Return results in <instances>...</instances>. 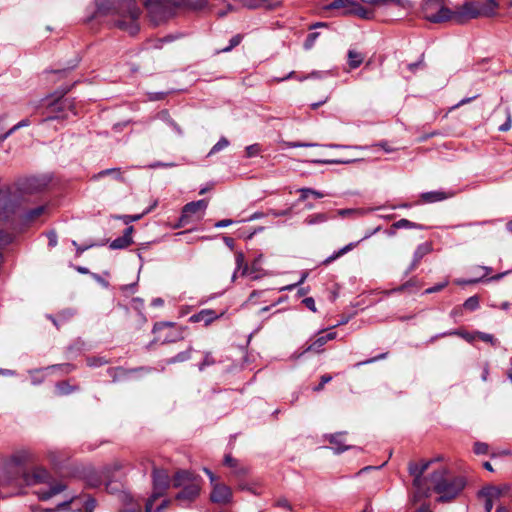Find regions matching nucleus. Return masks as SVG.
I'll list each match as a JSON object with an SVG mask.
<instances>
[{"mask_svg": "<svg viewBox=\"0 0 512 512\" xmlns=\"http://www.w3.org/2000/svg\"><path fill=\"white\" fill-rule=\"evenodd\" d=\"M214 363V359L210 353L205 355L203 362L199 365V370L202 371L206 366L212 365Z\"/></svg>", "mask_w": 512, "mask_h": 512, "instance_id": "nucleus-46", "label": "nucleus"}, {"mask_svg": "<svg viewBox=\"0 0 512 512\" xmlns=\"http://www.w3.org/2000/svg\"><path fill=\"white\" fill-rule=\"evenodd\" d=\"M303 304L313 312H316L315 300L312 297H307L303 300Z\"/></svg>", "mask_w": 512, "mask_h": 512, "instance_id": "nucleus-48", "label": "nucleus"}, {"mask_svg": "<svg viewBox=\"0 0 512 512\" xmlns=\"http://www.w3.org/2000/svg\"><path fill=\"white\" fill-rule=\"evenodd\" d=\"M476 335H477V337L479 339H481L484 342L491 343L492 345L495 344V339H494L493 335H491V334L483 333V332H477Z\"/></svg>", "mask_w": 512, "mask_h": 512, "instance_id": "nucleus-44", "label": "nucleus"}, {"mask_svg": "<svg viewBox=\"0 0 512 512\" xmlns=\"http://www.w3.org/2000/svg\"><path fill=\"white\" fill-rule=\"evenodd\" d=\"M223 313L220 315L216 314V312L212 309H203L200 312L192 315L189 318V321L192 323H198L203 322L206 326L211 324L214 320L218 319L220 316H222Z\"/></svg>", "mask_w": 512, "mask_h": 512, "instance_id": "nucleus-18", "label": "nucleus"}, {"mask_svg": "<svg viewBox=\"0 0 512 512\" xmlns=\"http://www.w3.org/2000/svg\"><path fill=\"white\" fill-rule=\"evenodd\" d=\"M36 462V455L27 449L13 452L2 461L0 470V498L11 497L22 492L25 486L49 483V472L35 466L28 471L26 466Z\"/></svg>", "mask_w": 512, "mask_h": 512, "instance_id": "nucleus-1", "label": "nucleus"}, {"mask_svg": "<svg viewBox=\"0 0 512 512\" xmlns=\"http://www.w3.org/2000/svg\"><path fill=\"white\" fill-rule=\"evenodd\" d=\"M118 2L119 19L116 20L115 25L130 35H135L139 30L138 18L140 15V9L136 5V1L118 0Z\"/></svg>", "mask_w": 512, "mask_h": 512, "instance_id": "nucleus-5", "label": "nucleus"}, {"mask_svg": "<svg viewBox=\"0 0 512 512\" xmlns=\"http://www.w3.org/2000/svg\"><path fill=\"white\" fill-rule=\"evenodd\" d=\"M203 471L206 473V475L209 477L211 486L218 483L216 475L208 468H204Z\"/></svg>", "mask_w": 512, "mask_h": 512, "instance_id": "nucleus-50", "label": "nucleus"}, {"mask_svg": "<svg viewBox=\"0 0 512 512\" xmlns=\"http://www.w3.org/2000/svg\"><path fill=\"white\" fill-rule=\"evenodd\" d=\"M72 244L73 246L76 247V251H77V254L80 255L81 253H83L85 250H87L89 247H91L92 245H89V246H80L78 245V243L76 241H72Z\"/></svg>", "mask_w": 512, "mask_h": 512, "instance_id": "nucleus-60", "label": "nucleus"}, {"mask_svg": "<svg viewBox=\"0 0 512 512\" xmlns=\"http://www.w3.org/2000/svg\"><path fill=\"white\" fill-rule=\"evenodd\" d=\"M466 1L462 6L457 7L455 11L444 7L438 0H425L423 3V12L425 18L433 23L443 22L454 18L458 23L479 17H491L496 15L499 8V2L493 0Z\"/></svg>", "mask_w": 512, "mask_h": 512, "instance_id": "nucleus-2", "label": "nucleus"}, {"mask_svg": "<svg viewBox=\"0 0 512 512\" xmlns=\"http://www.w3.org/2000/svg\"><path fill=\"white\" fill-rule=\"evenodd\" d=\"M190 357H191V349L189 348L188 350L182 351V352L178 353L176 356L169 359L167 361V363L173 364V363H177V362H184V361L190 359Z\"/></svg>", "mask_w": 512, "mask_h": 512, "instance_id": "nucleus-30", "label": "nucleus"}, {"mask_svg": "<svg viewBox=\"0 0 512 512\" xmlns=\"http://www.w3.org/2000/svg\"><path fill=\"white\" fill-rule=\"evenodd\" d=\"M20 204V195L17 191L0 190V219H6Z\"/></svg>", "mask_w": 512, "mask_h": 512, "instance_id": "nucleus-8", "label": "nucleus"}, {"mask_svg": "<svg viewBox=\"0 0 512 512\" xmlns=\"http://www.w3.org/2000/svg\"><path fill=\"white\" fill-rule=\"evenodd\" d=\"M49 240V246L54 247L57 245V234L54 231H51L47 234Z\"/></svg>", "mask_w": 512, "mask_h": 512, "instance_id": "nucleus-51", "label": "nucleus"}, {"mask_svg": "<svg viewBox=\"0 0 512 512\" xmlns=\"http://www.w3.org/2000/svg\"><path fill=\"white\" fill-rule=\"evenodd\" d=\"M149 210L141 213V214H136V215H120V216H116L115 218L116 219H120L124 222V224L128 225L129 223L133 222V221H138L140 220L144 214L148 213Z\"/></svg>", "mask_w": 512, "mask_h": 512, "instance_id": "nucleus-32", "label": "nucleus"}, {"mask_svg": "<svg viewBox=\"0 0 512 512\" xmlns=\"http://www.w3.org/2000/svg\"><path fill=\"white\" fill-rule=\"evenodd\" d=\"M358 243L359 242L349 243L348 245H346L343 248H341L338 252H336L333 256H330V257L326 258L324 261H322V263L323 264L331 263L336 258H338V257L344 255L345 253L351 251L352 249H354L358 245Z\"/></svg>", "mask_w": 512, "mask_h": 512, "instance_id": "nucleus-26", "label": "nucleus"}, {"mask_svg": "<svg viewBox=\"0 0 512 512\" xmlns=\"http://www.w3.org/2000/svg\"><path fill=\"white\" fill-rule=\"evenodd\" d=\"M241 41H242V36L240 34H237V35L233 36L230 39V45L228 47H226V48H223L222 52L230 51L231 49H233L234 47L239 45Z\"/></svg>", "mask_w": 512, "mask_h": 512, "instance_id": "nucleus-38", "label": "nucleus"}, {"mask_svg": "<svg viewBox=\"0 0 512 512\" xmlns=\"http://www.w3.org/2000/svg\"><path fill=\"white\" fill-rule=\"evenodd\" d=\"M448 197L449 195L443 191H431L421 194V200L426 203L443 201Z\"/></svg>", "mask_w": 512, "mask_h": 512, "instance_id": "nucleus-22", "label": "nucleus"}, {"mask_svg": "<svg viewBox=\"0 0 512 512\" xmlns=\"http://www.w3.org/2000/svg\"><path fill=\"white\" fill-rule=\"evenodd\" d=\"M318 221H319V215L318 214L310 216V217L305 219V223L308 224V225L316 224V223H318Z\"/></svg>", "mask_w": 512, "mask_h": 512, "instance_id": "nucleus-61", "label": "nucleus"}, {"mask_svg": "<svg viewBox=\"0 0 512 512\" xmlns=\"http://www.w3.org/2000/svg\"><path fill=\"white\" fill-rule=\"evenodd\" d=\"M123 466L124 465L120 460H115L102 469L101 475L103 479L106 480V490L110 493H116L120 491L121 484L113 482L111 478L114 472L121 470Z\"/></svg>", "mask_w": 512, "mask_h": 512, "instance_id": "nucleus-11", "label": "nucleus"}, {"mask_svg": "<svg viewBox=\"0 0 512 512\" xmlns=\"http://www.w3.org/2000/svg\"><path fill=\"white\" fill-rule=\"evenodd\" d=\"M181 339H183L182 332L181 331H177V332H172L169 335H167L164 338L163 342L169 343V342H175V341H178V340H181Z\"/></svg>", "mask_w": 512, "mask_h": 512, "instance_id": "nucleus-41", "label": "nucleus"}, {"mask_svg": "<svg viewBox=\"0 0 512 512\" xmlns=\"http://www.w3.org/2000/svg\"><path fill=\"white\" fill-rule=\"evenodd\" d=\"M103 363H106V361H103L102 359L100 358H91V359H88V365L89 366H100L102 365Z\"/></svg>", "mask_w": 512, "mask_h": 512, "instance_id": "nucleus-58", "label": "nucleus"}, {"mask_svg": "<svg viewBox=\"0 0 512 512\" xmlns=\"http://www.w3.org/2000/svg\"><path fill=\"white\" fill-rule=\"evenodd\" d=\"M208 207V200L201 199L194 202L187 203L182 208L181 216L175 228L185 227L189 224L197 223L204 218L205 211Z\"/></svg>", "mask_w": 512, "mask_h": 512, "instance_id": "nucleus-6", "label": "nucleus"}, {"mask_svg": "<svg viewBox=\"0 0 512 512\" xmlns=\"http://www.w3.org/2000/svg\"><path fill=\"white\" fill-rule=\"evenodd\" d=\"M433 251V245L432 242L426 241L424 243H421L417 246L414 255L413 260L409 266V271L415 270L418 265L420 264V261L428 254H430Z\"/></svg>", "mask_w": 512, "mask_h": 512, "instance_id": "nucleus-17", "label": "nucleus"}, {"mask_svg": "<svg viewBox=\"0 0 512 512\" xmlns=\"http://www.w3.org/2000/svg\"><path fill=\"white\" fill-rule=\"evenodd\" d=\"M325 438L333 445L331 449L336 453H341L350 448L349 445H345V435L343 433L332 434L325 436Z\"/></svg>", "mask_w": 512, "mask_h": 512, "instance_id": "nucleus-20", "label": "nucleus"}, {"mask_svg": "<svg viewBox=\"0 0 512 512\" xmlns=\"http://www.w3.org/2000/svg\"><path fill=\"white\" fill-rule=\"evenodd\" d=\"M301 193L300 198L298 201L290 208H287L285 210H275L270 209L268 211V215H272L274 217H283L288 216L291 214L293 207L297 206L301 202H306L305 209H312L314 207V203L309 202L310 199H313L315 202H318V199L320 198V192H317L315 190L309 189V188H302L299 190Z\"/></svg>", "mask_w": 512, "mask_h": 512, "instance_id": "nucleus-7", "label": "nucleus"}, {"mask_svg": "<svg viewBox=\"0 0 512 512\" xmlns=\"http://www.w3.org/2000/svg\"><path fill=\"white\" fill-rule=\"evenodd\" d=\"M235 264L236 270L232 275L233 280H235L238 271H241V275H246L248 273V265L245 263L244 254L240 251L235 253Z\"/></svg>", "mask_w": 512, "mask_h": 512, "instance_id": "nucleus-23", "label": "nucleus"}, {"mask_svg": "<svg viewBox=\"0 0 512 512\" xmlns=\"http://www.w3.org/2000/svg\"><path fill=\"white\" fill-rule=\"evenodd\" d=\"M0 374L4 375V376H14L15 375V371L9 370V369H1L0 368Z\"/></svg>", "mask_w": 512, "mask_h": 512, "instance_id": "nucleus-64", "label": "nucleus"}, {"mask_svg": "<svg viewBox=\"0 0 512 512\" xmlns=\"http://www.w3.org/2000/svg\"><path fill=\"white\" fill-rule=\"evenodd\" d=\"M56 391H57V394H59V395H66L72 391V388L68 383L62 382V383L57 384Z\"/></svg>", "mask_w": 512, "mask_h": 512, "instance_id": "nucleus-37", "label": "nucleus"}, {"mask_svg": "<svg viewBox=\"0 0 512 512\" xmlns=\"http://www.w3.org/2000/svg\"><path fill=\"white\" fill-rule=\"evenodd\" d=\"M448 285V281L445 280L444 282L442 283H439L433 287H430L428 289L425 290V294H432V293H436V292H439L441 291L442 289H444L446 286Z\"/></svg>", "mask_w": 512, "mask_h": 512, "instance_id": "nucleus-43", "label": "nucleus"}, {"mask_svg": "<svg viewBox=\"0 0 512 512\" xmlns=\"http://www.w3.org/2000/svg\"><path fill=\"white\" fill-rule=\"evenodd\" d=\"M229 141L225 137H221L220 140L212 147L209 152V155L215 154L226 147H228Z\"/></svg>", "mask_w": 512, "mask_h": 512, "instance_id": "nucleus-35", "label": "nucleus"}, {"mask_svg": "<svg viewBox=\"0 0 512 512\" xmlns=\"http://www.w3.org/2000/svg\"><path fill=\"white\" fill-rule=\"evenodd\" d=\"M207 4V0H191V5L196 9H201Z\"/></svg>", "mask_w": 512, "mask_h": 512, "instance_id": "nucleus-56", "label": "nucleus"}, {"mask_svg": "<svg viewBox=\"0 0 512 512\" xmlns=\"http://www.w3.org/2000/svg\"><path fill=\"white\" fill-rule=\"evenodd\" d=\"M463 307L467 310L474 311L479 307V297L471 296L464 303Z\"/></svg>", "mask_w": 512, "mask_h": 512, "instance_id": "nucleus-31", "label": "nucleus"}, {"mask_svg": "<svg viewBox=\"0 0 512 512\" xmlns=\"http://www.w3.org/2000/svg\"><path fill=\"white\" fill-rule=\"evenodd\" d=\"M422 229L423 226L408 219H400L393 223V229Z\"/></svg>", "mask_w": 512, "mask_h": 512, "instance_id": "nucleus-25", "label": "nucleus"}, {"mask_svg": "<svg viewBox=\"0 0 512 512\" xmlns=\"http://www.w3.org/2000/svg\"><path fill=\"white\" fill-rule=\"evenodd\" d=\"M11 237L3 231H0V246L10 243Z\"/></svg>", "mask_w": 512, "mask_h": 512, "instance_id": "nucleus-53", "label": "nucleus"}, {"mask_svg": "<svg viewBox=\"0 0 512 512\" xmlns=\"http://www.w3.org/2000/svg\"><path fill=\"white\" fill-rule=\"evenodd\" d=\"M408 471L410 475L413 477V486L417 489V492L421 495L428 496L430 488H426L424 485V473L422 472L419 463L409 462Z\"/></svg>", "mask_w": 512, "mask_h": 512, "instance_id": "nucleus-14", "label": "nucleus"}, {"mask_svg": "<svg viewBox=\"0 0 512 512\" xmlns=\"http://www.w3.org/2000/svg\"><path fill=\"white\" fill-rule=\"evenodd\" d=\"M133 226H129L125 229L124 233H123V237H126L128 241H130L131 243H133V240H132V233H133Z\"/></svg>", "mask_w": 512, "mask_h": 512, "instance_id": "nucleus-57", "label": "nucleus"}, {"mask_svg": "<svg viewBox=\"0 0 512 512\" xmlns=\"http://www.w3.org/2000/svg\"><path fill=\"white\" fill-rule=\"evenodd\" d=\"M143 5L155 23L163 21L169 14L166 3L163 0H143Z\"/></svg>", "mask_w": 512, "mask_h": 512, "instance_id": "nucleus-10", "label": "nucleus"}, {"mask_svg": "<svg viewBox=\"0 0 512 512\" xmlns=\"http://www.w3.org/2000/svg\"><path fill=\"white\" fill-rule=\"evenodd\" d=\"M342 153L333 158H322V164H348L359 160L360 158L354 154L345 153L348 151L359 150V146H341L338 147Z\"/></svg>", "mask_w": 512, "mask_h": 512, "instance_id": "nucleus-13", "label": "nucleus"}, {"mask_svg": "<svg viewBox=\"0 0 512 512\" xmlns=\"http://www.w3.org/2000/svg\"><path fill=\"white\" fill-rule=\"evenodd\" d=\"M502 494L500 488L496 486H488L479 492V496L484 499L485 512H491L493 509L494 501L498 500Z\"/></svg>", "mask_w": 512, "mask_h": 512, "instance_id": "nucleus-16", "label": "nucleus"}, {"mask_svg": "<svg viewBox=\"0 0 512 512\" xmlns=\"http://www.w3.org/2000/svg\"><path fill=\"white\" fill-rule=\"evenodd\" d=\"M49 181V178L46 176H32L20 184L19 190L25 193H36L43 190Z\"/></svg>", "mask_w": 512, "mask_h": 512, "instance_id": "nucleus-15", "label": "nucleus"}, {"mask_svg": "<svg viewBox=\"0 0 512 512\" xmlns=\"http://www.w3.org/2000/svg\"><path fill=\"white\" fill-rule=\"evenodd\" d=\"M363 60L364 56L362 55V53L354 49H350L348 51V63L350 68L355 69L359 67L362 64Z\"/></svg>", "mask_w": 512, "mask_h": 512, "instance_id": "nucleus-24", "label": "nucleus"}, {"mask_svg": "<svg viewBox=\"0 0 512 512\" xmlns=\"http://www.w3.org/2000/svg\"><path fill=\"white\" fill-rule=\"evenodd\" d=\"M336 337L335 332L328 331L326 329H322V344L327 341L333 340Z\"/></svg>", "mask_w": 512, "mask_h": 512, "instance_id": "nucleus-45", "label": "nucleus"}, {"mask_svg": "<svg viewBox=\"0 0 512 512\" xmlns=\"http://www.w3.org/2000/svg\"><path fill=\"white\" fill-rule=\"evenodd\" d=\"M233 221L231 219H223L215 223L216 228H224L231 225Z\"/></svg>", "mask_w": 512, "mask_h": 512, "instance_id": "nucleus-54", "label": "nucleus"}, {"mask_svg": "<svg viewBox=\"0 0 512 512\" xmlns=\"http://www.w3.org/2000/svg\"><path fill=\"white\" fill-rule=\"evenodd\" d=\"M345 9L348 12V7L345 4V0H334L331 3L322 6V10H341Z\"/></svg>", "mask_w": 512, "mask_h": 512, "instance_id": "nucleus-28", "label": "nucleus"}, {"mask_svg": "<svg viewBox=\"0 0 512 512\" xmlns=\"http://www.w3.org/2000/svg\"><path fill=\"white\" fill-rule=\"evenodd\" d=\"M317 38H318V33H316V32L310 33L304 42V48L310 49L311 47H313Z\"/></svg>", "mask_w": 512, "mask_h": 512, "instance_id": "nucleus-40", "label": "nucleus"}, {"mask_svg": "<svg viewBox=\"0 0 512 512\" xmlns=\"http://www.w3.org/2000/svg\"><path fill=\"white\" fill-rule=\"evenodd\" d=\"M511 126H512V119H511V115L508 113L506 122L499 127V130L502 132H506V131L510 130Z\"/></svg>", "mask_w": 512, "mask_h": 512, "instance_id": "nucleus-49", "label": "nucleus"}, {"mask_svg": "<svg viewBox=\"0 0 512 512\" xmlns=\"http://www.w3.org/2000/svg\"><path fill=\"white\" fill-rule=\"evenodd\" d=\"M152 480L153 493L148 500H152L154 502L157 498L164 495L170 486L171 479L169 473L166 470L154 468L152 472Z\"/></svg>", "mask_w": 512, "mask_h": 512, "instance_id": "nucleus-9", "label": "nucleus"}, {"mask_svg": "<svg viewBox=\"0 0 512 512\" xmlns=\"http://www.w3.org/2000/svg\"><path fill=\"white\" fill-rule=\"evenodd\" d=\"M452 334L460 335L468 341H472L474 339V337L471 336L469 333L453 332Z\"/></svg>", "mask_w": 512, "mask_h": 512, "instance_id": "nucleus-63", "label": "nucleus"}, {"mask_svg": "<svg viewBox=\"0 0 512 512\" xmlns=\"http://www.w3.org/2000/svg\"><path fill=\"white\" fill-rule=\"evenodd\" d=\"M64 489H65L64 484L55 483V484H50V487L47 490L38 491L37 494H38V497L40 500H48L49 498L53 497L54 495L62 492Z\"/></svg>", "mask_w": 512, "mask_h": 512, "instance_id": "nucleus-21", "label": "nucleus"}, {"mask_svg": "<svg viewBox=\"0 0 512 512\" xmlns=\"http://www.w3.org/2000/svg\"><path fill=\"white\" fill-rule=\"evenodd\" d=\"M348 13H353L363 19H371L372 12L360 6L358 3H355L353 7L348 9Z\"/></svg>", "mask_w": 512, "mask_h": 512, "instance_id": "nucleus-27", "label": "nucleus"}, {"mask_svg": "<svg viewBox=\"0 0 512 512\" xmlns=\"http://www.w3.org/2000/svg\"><path fill=\"white\" fill-rule=\"evenodd\" d=\"M320 353V339L314 340L303 352L304 355L315 354L318 355Z\"/></svg>", "mask_w": 512, "mask_h": 512, "instance_id": "nucleus-33", "label": "nucleus"}, {"mask_svg": "<svg viewBox=\"0 0 512 512\" xmlns=\"http://www.w3.org/2000/svg\"><path fill=\"white\" fill-rule=\"evenodd\" d=\"M232 490L229 486L223 483H216L212 486V491L210 493V500L213 503L226 505L231 503L232 501Z\"/></svg>", "mask_w": 512, "mask_h": 512, "instance_id": "nucleus-12", "label": "nucleus"}, {"mask_svg": "<svg viewBox=\"0 0 512 512\" xmlns=\"http://www.w3.org/2000/svg\"><path fill=\"white\" fill-rule=\"evenodd\" d=\"M248 472V469L244 466H239L238 464L236 465L235 468H233V473L237 476H242V475H245L247 474Z\"/></svg>", "mask_w": 512, "mask_h": 512, "instance_id": "nucleus-52", "label": "nucleus"}, {"mask_svg": "<svg viewBox=\"0 0 512 512\" xmlns=\"http://www.w3.org/2000/svg\"><path fill=\"white\" fill-rule=\"evenodd\" d=\"M245 151H246V157L252 158V157L259 155L261 153L262 149H261L260 144L255 143V144L247 146Z\"/></svg>", "mask_w": 512, "mask_h": 512, "instance_id": "nucleus-34", "label": "nucleus"}, {"mask_svg": "<svg viewBox=\"0 0 512 512\" xmlns=\"http://www.w3.org/2000/svg\"><path fill=\"white\" fill-rule=\"evenodd\" d=\"M110 174H113L116 177H118L120 175V173L117 169H106V170L101 171L98 175L100 177H103V176L110 175Z\"/></svg>", "mask_w": 512, "mask_h": 512, "instance_id": "nucleus-55", "label": "nucleus"}, {"mask_svg": "<svg viewBox=\"0 0 512 512\" xmlns=\"http://www.w3.org/2000/svg\"><path fill=\"white\" fill-rule=\"evenodd\" d=\"M237 460L234 459L230 454L225 455L224 457V465L230 467L231 469L235 468L237 465Z\"/></svg>", "mask_w": 512, "mask_h": 512, "instance_id": "nucleus-47", "label": "nucleus"}, {"mask_svg": "<svg viewBox=\"0 0 512 512\" xmlns=\"http://www.w3.org/2000/svg\"><path fill=\"white\" fill-rule=\"evenodd\" d=\"M29 373L31 375V381L33 385L40 384L43 381V377L40 375L41 370H31Z\"/></svg>", "mask_w": 512, "mask_h": 512, "instance_id": "nucleus-42", "label": "nucleus"}, {"mask_svg": "<svg viewBox=\"0 0 512 512\" xmlns=\"http://www.w3.org/2000/svg\"><path fill=\"white\" fill-rule=\"evenodd\" d=\"M131 244L132 243L130 241H128L126 237L121 236V237H118V238L114 239L110 243V248L113 249V250L124 249V248L128 247Z\"/></svg>", "mask_w": 512, "mask_h": 512, "instance_id": "nucleus-29", "label": "nucleus"}, {"mask_svg": "<svg viewBox=\"0 0 512 512\" xmlns=\"http://www.w3.org/2000/svg\"><path fill=\"white\" fill-rule=\"evenodd\" d=\"M432 490L439 495V502H448L456 498L466 485L465 478L451 474L446 468H440L430 476Z\"/></svg>", "mask_w": 512, "mask_h": 512, "instance_id": "nucleus-3", "label": "nucleus"}, {"mask_svg": "<svg viewBox=\"0 0 512 512\" xmlns=\"http://www.w3.org/2000/svg\"><path fill=\"white\" fill-rule=\"evenodd\" d=\"M44 210H45L44 206H39L34 209H31L30 211L27 212L26 218L28 220H33V219L39 217L40 215H42L44 213Z\"/></svg>", "mask_w": 512, "mask_h": 512, "instance_id": "nucleus-36", "label": "nucleus"}, {"mask_svg": "<svg viewBox=\"0 0 512 512\" xmlns=\"http://www.w3.org/2000/svg\"><path fill=\"white\" fill-rule=\"evenodd\" d=\"M473 450L477 455L486 454L488 452V445L483 442H476L474 444Z\"/></svg>", "mask_w": 512, "mask_h": 512, "instance_id": "nucleus-39", "label": "nucleus"}, {"mask_svg": "<svg viewBox=\"0 0 512 512\" xmlns=\"http://www.w3.org/2000/svg\"><path fill=\"white\" fill-rule=\"evenodd\" d=\"M389 3H396L399 4L400 0H375V6H384Z\"/></svg>", "mask_w": 512, "mask_h": 512, "instance_id": "nucleus-59", "label": "nucleus"}, {"mask_svg": "<svg viewBox=\"0 0 512 512\" xmlns=\"http://www.w3.org/2000/svg\"><path fill=\"white\" fill-rule=\"evenodd\" d=\"M172 483L175 488L182 487V490L176 495V500L182 504H189L194 501L201 490L199 477L185 470L176 472Z\"/></svg>", "mask_w": 512, "mask_h": 512, "instance_id": "nucleus-4", "label": "nucleus"}, {"mask_svg": "<svg viewBox=\"0 0 512 512\" xmlns=\"http://www.w3.org/2000/svg\"><path fill=\"white\" fill-rule=\"evenodd\" d=\"M432 463V460H429V461H421V463L419 464L422 472L424 473L430 466V464Z\"/></svg>", "mask_w": 512, "mask_h": 512, "instance_id": "nucleus-62", "label": "nucleus"}, {"mask_svg": "<svg viewBox=\"0 0 512 512\" xmlns=\"http://www.w3.org/2000/svg\"><path fill=\"white\" fill-rule=\"evenodd\" d=\"M72 503L77 510L81 511L83 508L84 512H93L96 507V500L89 495L76 497L72 500Z\"/></svg>", "mask_w": 512, "mask_h": 512, "instance_id": "nucleus-19", "label": "nucleus"}]
</instances>
